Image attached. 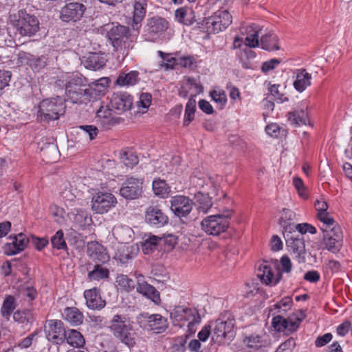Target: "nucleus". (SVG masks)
<instances>
[{
	"label": "nucleus",
	"mask_w": 352,
	"mask_h": 352,
	"mask_svg": "<svg viewBox=\"0 0 352 352\" xmlns=\"http://www.w3.org/2000/svg\"><path fill=\"white\" fill-rule=\"evenodd\" d=\"M139 72L131 71L129 73H122L116 80V84L120 86H132L139 81Z\"/></svg>",
	"instance_id": "39"
},
{
	"label": "nucleus",
	"mask_w": 352,
	"mask_h": 352,
	"mask_svg": "<svg viewBox=\"0 0 352 352\" xmlns=\"http://www.w3.org/2000/svg\"><path fill=\"white\" fill-rule=\"evenodd\" d=\"M108 276L109 270L107 268L100 267L99 265H96L94 269L88 274L89 279L97 280L107 278Z\"/></svg>",
	"instance_id": "52"
},
{
	"label": "nucleus",
	"mask_w": 352,
	"mask_h": 352,
	"mask_svg": "<svg viewBox=\"0 0 352 352\" xmlns=\"http://www.w3.org/2000/svg\"><path fill=\"white\" fill-rule=\"evenodd\" d=\"M10 25L20 36L30 37L39 30L38 19L24 10L10 16Z\"/></svg>",
	"instance_id": "5"
},
{
	"label": "nucleus",
	"mask_w": 352,
	"mask_h": 352,
	"mask_svg": "<svg viewBox=\"0 0 352 352\" xmlns=\"http://www.w3.org/2000/svg\"><path fill=\"white\" fill-rule=\"evenodd\" d=\"M46 337L49 341L54 344H62L66 338V331L60 320H48L45 326Z\"/></svg>",
	"instance_id": "13"
},
{
	"label": "nucleus",
	"mask_w": 352,
	"mask_h": 352,
	"mask_svg": "<svg viewBox=\"0 0 352 352\" xmlns=\"http://www.w3.org/2000/svg\"><path fill=\"white\" fill-rule=\"evenodd\" d=\"M121 163L128 168H133L138 164L139 160L132 148H126L119 153Z\"/></svg>",
	"instance_id": "35"
},
{
	"label": "nucleus",
	"mask_w": 352,
	"mask_h": 352,
	"mask_svg": "<svg viewBox=\"0 0 352 352\" xmlns=\"http://www.w3.org/2000/svg\"><path fill=\"white\" fill-rule=\"evenodd\" d=\"M84 297L87 307L91 309H101L106 305L105 300L102 298L100 293L96 287L85 290Z\"/></svg>",
	"instance_id": "19"
},
{
	"label": "nucleus",
	"mask_w": 352,
	"mask_h": 352,
	"mask_svg": "<svg viewBox=\"0 0 352 352\" xmlns=\"http://www.w3.org/2000/svg\"><path fill=\"white\" fill-rule=\"evenodd\" d=\"M138 320L141 327L157 333L163 331L167 327L166 319L160 314H142Z\"/></svg>",
	"instance_id": "10"
},
{
	"label": "nucleus",
	"mask_w": 352,
	"mask_h": 352,
	"mask_svg": "<svg viewBox=\"0 0 352 352\" xmlns=\"http://www.w3.org/2000/svg\"><path fill=\"white\" fill-rule=\"evenodd\" d=\"M280 130V126L276 123H271L265 127L266 133L274 138H277L279 135Z\"/></svg>",
	"instance_id": "64"
},
{
	"label": "nucleus",
	"mask_w": 352,
	"mask_h": 352,
	"mask_svg": "<svg viewBox=\"0 0 352 352\" xmlns=\"http://www.w3.org/2000/svg\"><path fill=\"white\" fill-rule=\"evenodd\" d=\"M79 129L82 131L85 135H87L90 140H94L98 135V129L93 125H83L80 126Z\"/></svg>",
	"instance_id": "59"
},
{
	"label": "nucleus",
	"mask_w": 352,
	"mask_h": 352,
	"mask_svg": "<svg viewBox=\"0 0 352 352\" xmlns=\"http://www.w3.org/2000/svg\"><path fill=\"white\" fill-rule=\"evenodd\" d=\"M111 104L119 112H124L131 109L132 98L126 93L114 94L111 99Z\"/></svg>",
	"instance_id": "22"
},
{
	"label": "nucleus",
	"mask_w": 352,
	"mask_h": 352,
	"mask_svg": "<svg viewBox=\"0 0 352 352\" xmlns=\"http://www.w3.org/2000/svg\"><path fill=\"white\" fill-rule=\"evenodd\" d=\"M86 10L84 4L74 1L67 3L60 10V19L65 22H76L81 19Z\"/></svg>",
	"instance_id": "12"
},
{
	"label": "nucleus",
	"mask_w": 352,
	"mask_h": 352,
	"mask_svg": "<svg viewBox=\"0 0 352 352\" xmlns=\"http://www.w3.org/2000/svg\"><path fill=\"white\" fill-rule=\"evenodd\" d=\"M336 232L337 233V234H336V239H332L329 234H323V239L326 248L333 253L338 252L342 245L343 236L342 231L336 228Z\"/></svg>",
	"instance_id": "28"
},
{
	"label": "nucleus",
	"mask_w": 352,
	"mask_h": 352,
	"mask_svg": "<svg viewBox=\"0 0 352 352\" xmlns=\"http://www.w3.org/2000/svg\"><path fill=\"white\" fill-rule=\"evenodd\" d=\"M161 240V238L154 235L146 236L142 244V249L144 254H148L153 252L157 249L158 243Z\"/></svg>",
	"instance_id": "44"
},
{
	"label": "nucleus",
	"mask_w": 352,
	"mask_h": 352,
	"mask_svg": "<svg viewBox=\"0 0 352 352\" xmlns=\"http://www.w3.org/2000/svg\"><path fill=\"white\" fill-rule=\"evenodd\" d=\"M245 344L252 349L257 350L266 345V340L263 336L258 335H250L244 339Z\"/></svg>",
	"instance_id": "48"
},
{
	"label": "nucleus",
	"mask_w": 352,
	"mask_h": 352,
	"mask_svg": "<svg viewBox=\"0 0 352 352\" xmlns=\"http://www.w3.org/2000/svg\"><path fill=\"white\" fill-rule=\"evenodd\" d=\"M159 56L164 60L161 66L166 69H173L174 66L177 65L178 58L170 56L168 54L162 51H158Z\"/></svg>",
	"instance_id": "54"
},
{
	"label": "nucleus",
	"mask_w": 352,
	"mask_h": 352,
	"mask_svg": "<svg viewBox=\"0 0 352 352\" xmlns=\"http://www.w3.org/2000/svg\"><path fill=\"white\" fill-rule=\"evenodd\" d=\"M116 285L118 289L127 292L131 291L135 287L133 280L124 274H119L117 276Z\"/></svg>",
	"instance_id": "46"
},
{
	"label": "nucleus",
	"mask_w": 352,
	"mask_h": 352,
	"mask_svg": "<svg viewBox=\"0 0 352 352\" xmlns=\"http://www.w3.org/2000/svg\"><path fill=\"white\" fill-rule=\"evenodd\" d=\"M16 307V301L15 298L10 295L6 296L1 308V315L6 320H8Z\"/></svg>",
	"instance_id": "38"
},
{
	"label": "nucleus",
	"mask_w": 352,
	"mask_h": 352,
	"mask_svg": "<svg viewBox=\"0 0 352 352\" xmlns=\"http://www.w3.org/2000/svg\"><path fill=\"white\" fill-rule=\"evenodd\" d=\"M83 64L89 69L97 70L102 68L105 64L104 58L96 53H90L84 56Z\"/></svg>",
	"instance_id": "31"
},
{
	"label": "nucleus",
	"mask_w": 352,
	"mask_h": 352,
	"mask_svg": "<svg viewBox=\"0 0 352 352\" xmlns=\"http://www.w3.org/2000/svg\"><path fill=\"white\" fill-rule=\"evenodd\" d=\"M195 204L197 210L203 213H206L212 207V201L208 195L198 192L195 194Z\"/></svg>",
	"instance_id": "43"
},
{
	"label": "nucleus",
	"mask_w": 352,
	"mask_h": 352,
	"mask_svg": "<svg viewBox=\"0 0 352 352\" xmlns=\"http://www.w3.org/2000/svg\"><path fill=\"white\" fill-rule=\"evenodd\" d=\"M212 100L221 107L224 106L227 102V98L223 91L214 90L210 93Z\"/></svg>",
	"instance_id": "55"
},
{
	"label": "nucleus",
	"mask_w": 352,
	"mask_h": 352,
	"mask_svg": "<svg viewBox=\"0 0 352 352\" xmlns=\"http://www.w3.org/2000/svg\"><path fill=\"white\" fill-rule=\"evenodd\" d=\"M148 26L151 32L159 34L168 28V22L163 18L153 17L148 20Z\"/></svg>",
	"instance_id": "42"
},
{
	"label": "nucleus",
	"mask_w": 352,
	"mask_h": 352,
	"mask_svg": "<svg viewBox=\"0 0 352 352\" xmlns=\"http://www.w3.org/2000/svg\"><path fill=\"white\" fill-rule=\"evenodd\" d=\"M295 230L300 233L302 236H303V234L307 232L311 234H315L316 232V228L308 223H300L295 225Z\"/></svg>",
	"instance_id": "58"
},
{
	"label": "nucleus",
	"mask_w": 352,
	"mask_h": 352,
	"mask_svg": "<svg viewBox=\"0 0 352 352\" xmlns=\"http://www.w3.org/2000/svg\"><path fill=\"white\" fill-rule=\"evenodd\" d=\"M78 195H75L72 190L65 189L62 192V197L64 199L66 207L69 209L73 206H80V199Z\"/></svg>",
	"instance_id": "50"
},
{
	"label": "nucleus",
	"mask_w": 352,
	"mask_h": 352,
	"mask_svg": "<svg viewBox=\"0 0 352 352\" xmlns=\"http://www.w3.org/2000/svg\"><path fill=\"white\" fill-rule=\"evenodd\" d=\"M257 276L263 283L275 285L280 281L281 274L274 266L264 261L258 267Z\"/></svg>",
	"instance_id": "15"
},
{
	"label": "nucleus",
	"mask_w": 352,
	"mask_h": 352,
	"mask_svg": "<svg viewBox=\"0 0 352 352\" xmlns=\"http://www.w3.org/2000/svg\"><path fill=\"white\" fill-rule=\"evenodd\" d=\"M278 87V85H273L270 87V91L271 95L274 97V100L280 103H283V102L287 101L288 99L287 97L284 96L283 94L279 92Z\"/></svg>",
	"instance_id": "60"
},
{
	"label": "nucleus",
	"mask_w": 352,
	"mask_h": 352,
	"mask_svg": "<svg viewBox=\"0 0 352 352\" xmlns=\"http://www.w3.org/2000/svg\"><path fill=\"white\" fill-rule=\"evenodd\" d=\"M212 323L208 325H205L198 333L199 340H201L203 342L206 341L208 338L210 334L212 335Z\"/></svg>",
	"instance_id": "63"
},
{
	"label": "nucleus",
	"mask_w": 352,
	"mask_h": 352,
	"mask_svg": "<svg viewBox=\"0 0 352 352\" xmlns=\"http://www.w3.org/2000/svg\"><path fill=\"white\" fill-rule=\"evenodd\" d=\"M170 208L177 217H186L191 212L194 203L188 197L176 195L172 197Z\"/></svg>",
	"instance_id": "16"
},
{
	"label": "nucleus",
	"mask_w": 352,
	"mask_h": 352,
	"mask_svg": "<svg viewBox=\"0 0 352 352\" xmlns=\"http://www.w3.org/2000/svg\"><path fill=\"white\" fill-rule=\"evenodd\" d=\"M41 151L42 155L47 162H55L59 156L58 147L54 144H48L45 148H41Z\"/></svg>",
	"instance_id": "49"
},
{
	"label": "nucleus",
	"mask_w": 352,
	"mask_h": 352,
	"mask_svg": "<svg viewBox=\"0 0 352 352\" xmlns=\"http://www.w3.org/2000/svg\"><path fill=\"white\" fill-rule=\"evenodd\" d=\"M12 239V243H7L5 245V252L8 255H15L23 251L28 245L29 239L23 233H19L14 236H10Z\"/></svg>",
	"instance_id": "18"
},
{
	"label": "nucleus",
	"mask_w": 352,
	"mask_h": 352,
	"mask_svg": "<svg viewBox=\"0 0 352 352\" xmlns=\"http://www.w3.org/2000/svg\"><path fill=\"white\" fill-rule=\"evenodd\" d=\"M259 45H261L262 49L267 51L278 50L280 49L278 38L272 32L262 35Z\"/></svg>",
	"instance_id": "30"
},
{
	"label": "nucleus",
	"mask_w": 352,
	"mask_h": 352,
	"mask_svg": "<svg viewBox=\"0 0 352 352\" xmlns=\"http://www.w3.org/2000/svg\"><path fill=\"white\" fill-rule=\"evenodd\" d=\"M153 190L156 195L162 197H166L170 192V188L165 180L160 179L153 181Z\"/></svg>",
	"instance_id": "51"
},
{
	"label": "nucleus",
	"mask_w": 352,
	"mask_h": 352,
	"mask_svg": "<svg viewBox=\"0 0 352 352\" xmlns=\"http://www.w3.org/2000/svg\"><path fill=\"white\" fill-rule=\"evenodd\" d=\"M212 327V341L218 344H229L236 336L234 316L230 311L221 313Z\"/></svg>",
	"instance_id": "2"
},
{
	"label": "nucleus",
	"mask_w": 352,
	"mask_h": 352,
	"mask_svg": "<svg viewBox=\"0 0 352 352\" xmlns=\"http://www.w3.org/2000/svg\"><path fill=\"white\" fill-rule=\"evenodd\" d=\"M145 221L151 226L160 228L168 222V218L160 208L150 206L145 211Z\"/></svg>",
	"instance_id": "17"
},
{
	"label": "nucleus",
	"mask_w": 352,
	"mask_h": 352,
	"mask_svg": "<svg viewBox=\"0 0 352 352\" xmlns=\"http://www.w3.org/2000/svg\"><path fill=\"white\" fill-rule=\"evenodd\" d=\"M280 63V60L278 58H272L270 60L265 61L261 66V70L265 73H267L276 68Z\"/></svg>",
	"instance_id": "62"
},
{
	"label": "nucleus",
	"mask_w": 352,
	"mask_h": 352,
	"mask_svg": "<svg viewBox=\"0 0 352 352\" xmlns=\"http://www.w3.org/2000/svg\"><path fill=\"white\" fill-rule=\"evenodd\" d=\"M138 252V248L135 245H121L117 250L114 258L121 263H126L135 258Z\"/></svg>",
	"instance_id": "23"
},
{
	"label": "nucleus",
	"mask_w": 352,
	"mask_h": 352,
	"mask_svg": "<svg viewBox=\"0 0 352 352\" xmlns=\"http://www.w3.org/2000/svg\"><path fill=\"white\" fill-rule=\"evenodd\" d=\"M64 318L74 325H78L82 322L83 315L76 307H67L63 314Z\"/></svg>",
	"instance_id": "37"
},
{
	"label": "nucleus",
	"mask_w": 352,
	"mask_h": 352,
	"mask_svg": "<svg viewBox=\"0 0 352 352\" xmlns=\"http://www.w3.org/2000/svg\"><path fill=\"white\" fill-rule=\"evenodd\" d=\"M296 214L289 209L283 208L280 212L278 223L283 229V232L295 230L294 220Z\"/></svg>",
	"instance_id": "26"
},
{
	"label": "nucleus",
	"mask_w": 352,
	"mask_h": 352,
	"mask_svg": "<svg viewBox=\"0 0 352 352\" xmlns=\"http://www.w3.org/2000/svg\"><path fill=\"white\" fill-rule=\"evenodd\" d=\"M143 179L128 177L120 189V194L125 199H134L142 194Z\"/></svg>",
	"instance_id": "14"
},
{
	"label": "nucleus",
	"mask_w": 352,
	"mask_h": 352,
	"mask_svg": "<svg viewBox=\"0 0 352 352\" xmlns=\"http://www.w3.org/2000/svg\"><path fill=\"white\" fill-rule=\"evenodd\" d=\"M137 291L151 299L155 303L160 301V293L154 287L148 284L146 282L138 280L137 285Z\"/></svg>",
	"instance_id": "29"
},
{
	"label": "nucleus",
	"mask_w": 352,
	"mask_h": 352,
	"mask_svg": "<svg viewBox=\"0 0 352 352\" xmlns=\"http://www.w3.org/2000/svg\"><path fill=\"white\" fill-rule=\"evenodd\" d=\"M295 80L293 85L298 92H302L306 88L311 85V75L307 72L305 69H298L294 72Z\"/></svg>",
	"instance_id": "24"
},
{
	"label": "nucleus",
	"mask_w": 352,
	"mask_h": 352,
	"mask_svg": "<svg viewBox=\"0 0 352 352\" xmlns=\"http://www.w3.org/2000/svg\"><path fill=\"white\" fill-rule=\"evenodd\" d=\"M117 199L109 192H98L92 197L91 208L96 214H104L116 206Z\"/></svg>",
	"instance_id": "9"
},
{
	"label": "nucleus",
	"mask_w": 352,
	"mask_h": 352,
	"mask_svg": "<svg viewBox=\"0 0 352 352\" xmlns=\"http://www.w3.org/2000/svg\"><path fill=\"white\" fill-rule=\"evenodd\" d=\"M67 100L73 103H87L95 94L93 87L88 84L87 80L81 74L69 76L65 85Z\"/></svg>",
	"instance_id": "3"
},
{
	"label": "nucleus",
	"mask_w": 352,
	"mask_h": 352,
	"mask_svg": "<svg viewBox=\"0 0 352 352\" xmlns=\"http://www.w3.org/2000/svg\"><path fill=\"white\" fill-rule=\"evenodd\" d=\"M232 210L226 209L222 214L210 215L201 221V228L207 234L214 236L225 232L228 226V219L231 217Z\"/></svg>",
	"instance_id": "6"
},
{
	"label": "nucleus",
	"mask_w": 352,
	"mask_h": 352,
	"mask_svg": "<svg viewBox=\"0 0 352 352\" xmlns=\"http://www.w3.org/2000/svg\"><path fill=\"white\" fill-rule=\"evenodd\" d=\"M196 111V100L190 98L186 105L185 113L184 118V126H188L195 118V113Z\"/></svg>",
	"instance_id": "47"
},
{
	"label": "nucleus",
	"mask_w": 352,
	"mask_h": 352,
	"mask_svg": "<svg viewBox=\"0 0 352 352\" xmlns=\"http://www.w3.org/2000/svg\"><path fill=\"white\" fill-rule=\"evenodd\" d=\"M195 59L192 56H184L178 58L177 65L185 68H192L195 66Z\"/></svg>",
	"instance_id": "56"
},
{
	"label": "nucleus",
	"mask_w": 352,
	"mask_h": 352,
	"mask_svg": "<svg viewBox=\"0 0 352 352\" xmlns=\"http://www.w3.org/2000/svg\"><path fill=\"white\" fill-rule=\"evenodd\" d=\"M283 236L292 258L299 263H305L306 250L302 234L296 232V230L286 231V232H283Z\"/></svg>",
	"instance_id": "7"
},
{
	"label": "nucleus",
	"mask_w": 352,
	"mask_h": 352,
	"mask_svg": "<svg viewBox=\"0 0 352 352\" xmlns=\"http://www.w3.org/2000/svg\"><path fill=\"white\" fill-rule=\"evenodd\" d=\"M186 309L185 306H176L170 312V316L173 323L175 325L183 327L184 322L186 318Z\"/></svg>",
	"instance_id": "45"
},
{
	"label": "nucleus",
	"mask_w": 352,
	"mask_h": 352,
	"mask_svg": "<svg viewBox=\"0 0 352 352\" xmlns=\"http://www.w3.org/2000/svg\"><path fill=\"white\" fill-rule=\"evenodd\" d=\"M261 28L259 25L252 24L246 27L245 32L246 36L245 38L244 43L247 47H256L259 46V34L261 33Z\"/></svg>",
	"instance_id": "27"
},
{
	"label": "nucleus",
	"mask_w": 352,
	"mask_h": 352,
	"mask_svg": "<svg viewBox=\"0 0 352 352\" xmlns=\"http://www.w3.org/2000/svg\"><path fill=\"white\" fill-rule=\"evenodd\" d=\"M98 31L104 34L109 40L114 48V51L122 58L126 56L130 48H132L131 43L129 41V28L118 23H107L101 26Z\"/></svg>",
	"instance_id": "1"
},
{
	"label": "nucleus",
	"mask_w": 352,
	"mask_h": 352,
	"mask_svg": "<svg viewBox=\"0 0 352 352\" xmlns=\"http://www.w3.org/2000/svg\"><path fill=\"white\" fill-rule=\"evenodd\" d=\"M109 329L118 340L129 348L136 344L138 334L132 322L125 316H113L109 322Z\"/></svg>",
	"instance_id": "4"
},
{
	"label": "nucleus",
	"mask_w": 352,
	"mask_h": 352,
	"mask_svg": "<svg viewBox=\"0 0 352 352\" xmlns=\"http://www.w3.org/2000/svg\"><path fill=\"white\" fill-rule=\"evenodd\" d=\"M186 318L183 324V327L186 326L190 333H195L196 326L201 322V316L195 308L186 307Z\"/></svg>",
	"instance_id": "25"
},
{
	"label": "nucleus",
	"mask_w": 352,
	"mask_h": 352,
	"mask_svg": "<svg viewBox=\"0 0 352 352\" xmlns=\"http://www.w3.org/2000/svg\"><path fill=\"white\" fill-rule=\"evenodd\" d=\"M64 234L61 230H58L51 238V243L54 248L57 250L67 249V244L63 238Z\"/></svg>",
	"instance_id": "53"
},
{
	"label": "nucleus",
	"mask_w": 352,
	"mask_h": 352,
	"mask_svg": "<svg viewBox=\"0 0 352 352\" xmlns=\"http://www.w3.org/2000/svg\"><path fill=\"white\" fill-rule=\"evenodd\" d=\"M232 21V15L228 10H219L210 17L207 23V29L214 34L226 30Z\"/></svg>",
	"instance_id": "11"
},
{
	"label": "nucleus",
	"mask_w": 352,
	"mask_h": 352,
	"mask_svg": "<svg viewBox=\"0 0 352 352\" xmlns=\"http://www.w3.org/2000/svg\"><path fill=\"white\" fill-rule=\"evenodd\" d=\"M146 0H135L131 24L133 30H138L141 27V22L146 13Z\"/></svg>",
	"instance_id": "21"
},
{
	"label": "nucleus",
	"mask_w": 352,
	"mask_h": 352,
	"mask_svg": "<svg viewBox=\"0 0 352 352\" xmlns=\"http://www.w3.org/2000/svg\"><path fill=\"white\" fill-rule=\"evenodd\" d=\"M192 11L184 6L177 9L175 12V18L177 21L186 25L192 23Z\"/></svg>",
	"instance_id": "41"
},
{
	"label": "nucleus",
	"mask_w": 352,
	"mask_h": 352,
	"mask_svg": "<svg viewBox=\"0 0 352 352\" xmlns=\"http://www.w3.org/2000/svg\"><path fill=\"white\" fill-rule=\"evenodd\" d=\"M67 215L69 219L78 226L82 227L87 223V212L77 206L70 208Z\"/></svg>",
	"instance_id": "33"
},
{
	"label": "nucleus",
	"mask_w": 352,
	"mask_h": 352,
	"mask_svg": "<svg viewBox=\"0 0 352 352\" xmlns=\"http://www.w3.org/2000/svg\"><path fill=\"white\" fill-rule=\"evenodd\" d=\"M87 253L91 259L97 262L106 263L110 258L106 249L96 241L88 243Z\"/></svg>",
	"instance_id": "20"
},
{
	"label": "nucleus",
	"mask_w": 352,
	"mask_h": 352,
	"mask_svg": "<svg viewBox=\"0 0 352 352\" xmlns=\"http://www.w3.org/2000/svg\"><path fill=\"white\" fill-rule=\"evenodd\" d=\"M64 109L65 106L60 97L47 98L40 102L37 116L41 120H54L63 113Z\"/></svg>",
	"instance_id": "8"
},
{
	"label": "nucleus",
	"mask_w": 352,
	"mask_h": 352,
	"mask_svg": "<svg viewBox=\"0 0 352 352\" xmlns=\"http://www.w3.org/2000/svg\"><path fill=\"white\" fill-rule=\"evenodd\" d=\"M113 234L117 240L127 243L132 240L134 232L129 226L119 225L113 228Z\"/></svg>",
	"instance_id": "34"
},
{
	"label": "nucleus",
	"mask_w": 352,
	"mask_h": 352,
	"mask_svg": "<svg viewBox=\"0 0 352 352\" xmlns=\"http://www.w3.org/2000/svg\"><path fill=\"white\" fill-rule=\"evenodd\" d=\"M67 342L72 346L80 348L85 344L83 336L78 331L71 329L66 333L65 338Z\"/></svg>",
	"instance_id": "40"
},
{
	"label": "nucleus",
	"mask_w": 352,
	"mask_h": 352,
	"mask_svg": "<svg viewBox=\"0 0 352 352\" xmlns=\"http://www.w3.org/2000/svg\"><path fill=\"white\" fill-rule=\"evenodd\" d=\"M287 117L289 122L294 126L306 125L309 122L307 113L303 109L289 112Z\"/></svg>",
	"instance_id": "36"
},
{
	"label": "nucleus",
	"mask_w": 352,
	"mask_h": 352,
	"mask_svg": "<svg viewBox=\"0 0 352 352\" xmlns=\"http://www.w3.org/2000/svg\"><path fill=\"white\" fill-rule=\"evenodd\" d=\"M96 118L97 122H100L104 128H109L117 122L112 115L111 110L104 107H101L97 111Z\"/></svg>",
	"instance_id": "32"
},
{
	"label": "nucleus",
	"mask_w": 352,
	"mask_h": 352,
	"mask_svg": "<svg viewBox=\"0 0 352 352\" xmlns=\"http://www.w3.org/2000/svg\"><path fill=\"white\" fill-rule=\"evenodd\" d=\"M318 218L319 220L325 225V228L329 229L332 228L335 224H337L334 219L326 212L324 213L318 214Z\"/></svg>",
	"instance_id": "57"
},
{
	"label": "nucleus",
	"mask_w": 352,
	"mask_h": 352,
	"mask_svg": "<svg viewBox=\"0 0 352 352\" xmlns=\"http://www.w3.org/2000/svg\"><path fill=\"white\" fill-rule=\"evenodd\" d=\"M296 343L294 339L289 338L283 342L277 349L276 352H292L295 347Z\"/></svg>",
	"instance_id": "61"
}]
</instances>
